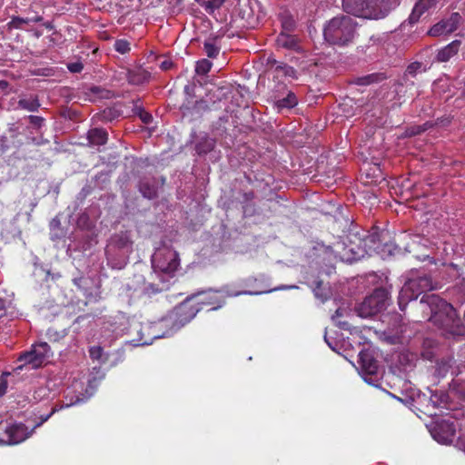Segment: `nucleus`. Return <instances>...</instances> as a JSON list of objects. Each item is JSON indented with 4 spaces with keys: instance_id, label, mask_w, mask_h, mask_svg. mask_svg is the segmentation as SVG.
Here are the masks:
<instances>
[{
    "instance_id": "obj_1",
    "label": "nucleus",
    "mask_w": 465,
    "mask_h": 465,
    "mask_svg": "<svg viewBox=\"0 0 465 465\" xmlns=\"http://www.w3.org/2000/svg\"><path fill=\"white\" fill-rule=\"evenodd\" d=\"M420 306L424 312L430 314V321L444 329L447 337L465 335V327L459 323L456 311L440 296L425 295L420 300Z\"/></svg>"
},
{
    "instance_id": "obj_2",
    "label": "nucleus",
    "mask_w": 465,
    "mask_h": 465,
    "mask_svg": "<svg viewBox=\"0 0 465 465\" xmlns=\"http://www.w3.org/2000/svg\"><path fill=\"white\" fill-rule=\"evenodd\" d=\"M357 22L348 15L337 16L330 20L323 29L324 39L331 45H346L355 35Z\"/></svg>"
},
{
    "instance_id": "obj_3",
    "label": "nucleus",
    "mask_w": 465,
    "mask_h": 465,
    "mask_svg": "<svg viewBox=\"0 0 465 465\" xmlns=\"http://www.w3.org/2000/svg\"><path fill=\"white\" fill-rule=\"evenodd\" d=\"M248 280H242L240 282L232 283L223 286L220 291H209L198 294L199 297L198 304L213 305V310H216L222 306L223 302L221 300V293H223L228 297L239 296L242 294L245 295H258L262 293V292H251V291H241L237 290L239 287H244L247 285Z\"/></svg>"
},
{
    "instance_id": "obj_4",
    "label": "nucleus",
    "mask_w": 465,
    "mask_h": 465,
    "mask_svg": "<svg viewBox=\"0 0 465 465\" xmlns=\"http://www.w3.org/2000/svg\"><path fill=\"white\" fill-rule=\"evenodd\" d=\"M432 289V281L426 274L409 278L400 291L399 306L401 310L403 311L409 302L416 300L422 292Z\"/></svg>"
},
{
    "instance_id": "obj_5",
    "label": "nucleus",
    "mask_w": 465,
    "mask_h": 465,
    "mask_svg": "<svg viewBox=\"0 0 465 465\" xmlns=\"http://www.w3.org/2000/svg\"><path fill=\"white\" fill-rule=\"evenodd\" d=\"M153 269L155 272H163L173 276L180 266L177 252L171 247L158 248L152 256Z\"/></svg>"
},
{
    "instance_id": "obj_6",
    "label": "nucleus",
    "mask_w": 465,
    "mask_h": 465,
    "mask_svg": "<svg viewBox=\"0 0 465 465\" xmlns=\"http://www.w3.org/2000/svg\"><path fill=\"white\" fill-rule=\"evenodd\" d=\"M389 302V294L385 289H376L356 307L358 316L369 318L383 311Z\"/></svg>"
},
{
    "instance_id": "obj_7",
    "label": "nucleus",
    "mask_w": 465,
    "mask_h": 465,
    "mask_svg": "<svg viewBox=\"0 0 465 465\" xmlns=\"http://www.w3.org/2000/svg\"><path fill=\"white\" fill-rule=\"evenodd\" d=\"M51 356L49 345L46 342H39L34 344L29 351L21 354L18 361H23L25 365H30L33 369H37L45 364Z\"/></svg>"
},
{
    "instance_id": "obj_8",
    "label": "nucleus",
    "mask_w": 465,
    "mask_h": 465,
    "mask_svg": "<svg viewBox=\"0 0 465 465\" xmlns=\"http://www.w3.org/2000/svg\"><path fill=\"white\" fill-rule=\"evenodd\" d=\"M461 21L462 17L459 13H452L448 18L435 24L428 31V35L433 37L449 35L458 29Z\"/></svg>"
},
{
    "instance_id": "obj_9",
    "label": "nucleus",
    "mask_w": 465,
    "mask_h": 465,
    "mask_svg": "<svg viewBox=\"0 0 465 465\" xmlns=\"http://www.w3.org/2000/svg\"><path fill=\"white\" fill-rule=\"evenodd\" d=\"M361 373L366 382L374 384L377 381L376 376L379 372V365L377 361L369 351H361L359 354Z\"/></svg>"
},
{
    "instance_id": "obj_10",
    "label": "nucleus",
    "mask_w": 465,
    "mask_h": 465,
    "mask_svg": "<svg viewBox=\"0 0 465 465\" xmlns=\"http://www.w3.org/2000/svg\"><path fill=\"white\" fill-rule=\"evenodd\" d=\"M133 249V240L127 232H121L115 233L110 238L109 243L106 247V253L110 254L114 251H122L124 252H130Z\"/></svg>"
},
{
    "instance_id": "obj_11",
    "label": "nucleus",
    "mask_w": 465,
    "mask_h": 465,
    "mask_svg": "<svg viewBox=\"0 0 465 465\" xmlns=\"http://www.w3.org/2000/svg\"><path fill=\"white\" fill-rule=\"evenodd\" d=\"M33 431L34 429L29 431L27 427L23 423L10 424L5 430V433L7 436V443L10 445L23 442L32 435Z\"/></svg>"
},
{
    "instance_id": "obj_12",
    "label": "nucleus",
    "mask_w": 465,
    "mask_h": 465,
    "mask_svg": "<svg viewBox=\"0 0 465 465\" xmlns=\"http://www.w3.org/2000/svg\"><path fill=\"white\" fill-rule=\"evenodd\" d=\"M430 432L433 439L439 443L450 444L454 439L455 429L451 424L442 421L437 424Z\"/></svg>"
},
{
    "instance_id": "obj_13",
    "label": "nucleus",
    "mask_w": 465,
    "mask_h": 465,
    "mask_svg": "<svg viewBox=\"0 0 465 465\" xmlns=\"http://www.w3.org/2000/svg\"><path fill=\"white\" fill-rule=\"evenodd\" d=\"M368 0H342L343 9L355 16H377L380 13L368 10L364 7Z\"/></svg>"
},
{
    "instance_id": "obj_14",
    "label": "nucleus",
    "mask_w": 465,
    "mask_h": 465,
    "mask_svg": "<svg viewBox=\"0 0 465 465\" xmlns=\"http://www.w3.org/2000/svg\"><path fill=\"white\" fill-rule=\"evenodd\" d=\"M267 65H270L271 69H273L274 76L276 78H297V72L293 67L283 63L277 62L275 59L268 58Z\"/></svg>"
},
{
    "instance_id": "obj_15",
    "label": "nucleus",
    "mask_w": 465,
    "mask_h": 465,
    "mask_svg": "<svg viewBox=\"0 0 465 465\" xmlns=\"http://www.w3.org/2000/svg\"><path fill=\"white\" fill-rule=\"evenodd\" d=\"M364 7H367L368 10L373 11L375 13H381L377 16H362L363 18L368 19H381L385 17L390 10L391 6L388 1L386 0H368Z\"/></svg>"
},
{
    "instance_id": "obj_16",
    "label": "nucleus",
    "mask_w": 465,
    "mask_h": 465,
    "mask_svg": "<svg viewBox=\"0 0 465 465\" xmlns=\"http://www.w3.org/2000/svg\"><path fill=\"white\" fill-rule=\"evenodd\" d=\"M276 44L279 47H282L289 50H294L301 52L302 47L299 43V39L286 32H282L276 38Z\"/></svg>"
},
{
    "instance_id": "obj_17",
    "label": "nucleus",
    "mask_w": 465,
    "mask_h": 465,
    "mask_svg": "<svg viewBox=\"0 0 465 465\" xmlns=\"http://www.w3.org/2000/svg\"><path fill=\"white\" fill-rule=\"evenodd\" d=\"M435 5V0H419L409 16V23H417L420 16Z\"/></svg>"
},
{
    "instance_id": "obj_18",
    "label": "nucleus",
    "mask_w": 465,
    "mask_h": 465,
    "mask_svg": "<svg viewBox=\"0 0 465 465\" xmlns=\"http://www.w3.org/2000/svg\"><path fill=\"white\" fill-rule=\"evenodd\" d=\"M460 40H454L443 48L440 49L436 55L438 62H447L453 57L459 51L460 46Z\"/></svg>"
},
{
    "instance_id": "obj_19",
    "label": "nucleus",
    "mask_w": 465,
    "mask_h": 465,
    "mask_svg": "<svg viewBox=\"0 0 465 465\" xmlns=\"http://www.w3.org/2000/svg\"><path fill=\"white\" fill-rule=\"evenodd\" d=\"M87 138L92 145H104L108 140V134L104 129L94 128L88 132Z\"/></svg>"
},
{
    "instance_id": "obj_20",
    "label": "nucleus",
    "mask_w": 465,
    "mask_h": 465,
    "mask_svg": "<svg viewBox=\"0 0 465 465\" xmlns=\"http://www.w3.org/2000/svg\"><path fill=\"white\" fill-rule=\"evenodd\" d=\"M198 311L199 309L189 308L188 302H186L176 309V314L181 322H186L193 319Z\"/></svg>"
},
{
    "instance_id": "obj_21",
    "label": "nucleus",
    "mask_w": 465,
    "mask_h": 465,
    "mask_svg": "<svg viewBox=\"0 0 465 465\" xmlns=\"http://www.w3.org/2000/svg\"><path fill=\"white\" fill-rule=\"evenodd\" d=\"M209 15H213L224 4L225 0H194Z\"/></svg>"
},
{
    "instance_id": "obj_22",
    "label": "nucleus",
    "mask_w": 465,
    "mask_h": 465,
    "mask_svg": "<svg viewBox=\"0 0 465 465\" xmlns=\"http://www.w3.org/2000/svg\"><path fill=\"white\" fill-rule=\"evenodd\" d=\"M18 107L29 112H36L40 107V103L35 96L25 97L18 101Z\"/></svg>"
},
{
    "instance_id": "obj_23",
    "label": "nucleus",
    "mask_w": 465,
    "mask_h": 465,
    "mask_svg": "<svg viewBox=\"0 0 465 465\" xmlns=\"http://www.w3.org/2000/svg\"><path fill=\"white\" fill-rule=\"evenodd\" d=\"M297 104V98L295 94L292 92H289L286 97L279 99L275 102V105L279 109L282 108H292Z\"/></svg>"
},
{
    "instance_id": "obj_24",
    "label": "nucleus",
    "mask_w": 465,
    "mask_h": 465,
    "mask_svg": "<svg viewBox=\"0 0 465 465\" xmlns=\"http://www.w3.org/2000/svg\"><path fill=\"white\" fill-rule=\"evenodd\" d=\"M203 49L206 55L210 58H214L220 52V47L216 45L214 40H207L204 42Z\"/></svg>"
},
{
    "instance_id": "obj_25",
    "label": "nucleus",
    "mask_w": 465,
    "mask_h": 465,
    "mask_svg": "<svg viewBox=\"0 0 465 465\" xmlns=\"http://www.w3.org/2000/svg\"><path fill=\"white\" fill-rule=\"evenodd\" d=\"M140 192L148 199H153L156 196V188L153 185H149L146 183L140 184Z\"/></svg>"
},
{
    "instance_id": "obj_26",
    "label": "nucleus",
    "mask_w": 465,
    "mask_h": 465,
    "mask_svg": "<svg viewBox=\"0 0 465 465\" xmlns=\"http://www.w3.org/2000/svg\"><path fill=\"white\" fill-rule=\"evenodd\" d=\"M212 67V63L207 59H202L196 64V72L199 74H207Z\"/></svg>"
},
{
    "instance_id": "obj_27",
    "label": "nucleus",
    "mask_w": 465,
    "mask_h": 465,
    "mask_svg": "<svg viewBox=\"0 0 465 465\" xmlns=\"http://www.w3.org/2000/svg\"><path fill=\"white\" fill-rule=\"evenodd\" d=\"M25 24H29V20H27V18L14 16L7 24V26L9 29H20Z\"/></svg>"
},
{
    "instance_id": "obj_28",
    "label": "nucleus",
    "mask_w": 465,
    "mask_h": 465,
    "mask_svg": "<svg viewBox=\"0 0 465 465\" xmlns=\"http://www.w3.org/2000/svg\"><path fill=\"white\" fill-rule=\"evenodd\" d=\"M447 401V395L445 393H440V395L438 393L431 394L430 398V402L434 407H441L442 404H445Z\"/></svg>"
},
{
    "instance_id": "obj_29",
    "label": "nucleus",
    "mask_w": 465,
    "mask_h": 465,
    "mask_svg": "<svg viewBox=\"0 0 465 465\" xmlns=\"http://www.w3.org/2000/svg\"><path fill=\"white\" fill-rule=\"evenodd\" d=\"M114 49L120 54H126L130 51V44L124 39L117 40L114 43Z\"/></svg>"
},
{
    "instance_id": "obj_30",
    "label": "nucleus",
    "mask_w": 465,
    "mask_h": 465,
    "mask_svg": "<svg viewBox=\"0 0 465 465\" xmlns=\"http://www.w3.org/2000/svg\"><path fill=\"white\" fill-rule=\"evenodd\" d=\"M9 372H3L0 378V397H3L8 387V382L6 380V376H8Z\"/></svg>"
},
{
    "instance_id": "obj_31",
    "label": "nucleus",
    "mask_w": 465,
    "mask_h": 465,
    "mask_svg": "<svg viewBox=\"0 0 465 465\" xmlns=\"http://www.w3.org/2000/svg\"><path fill=\"white\" fill-rule=\"evenodd\" d=\"M90 356L94 360H101L103 355V349L100 346H94L89 351Z\"/></svg>"
},
{
    "instance_id": "obj_32",
    "label": "nucleus",
    "mask_w": 465,
    "mask_h": 465,
    "mask_svg": "<svg viewBox=\"0 0 465 465\" xmlns=\"http://www.w3.org/2000/svg\"><path fill=\"white\" fill-rule=\"evenodd\" d=\"M282 25L283 28V32L291 31L294 26V21L291 17H284L282 20Z\"/></svg>"
},
{
    "instance_id": "obj_33",
    "label": "nucleus",
    "mask_w": 465,
    "mask_h": 465,
    "mask_svg": "<svg viewBox=\"0 0 465 465\" xmlns=\"http://www.w3.org/2000/svg\"><path fill=\"white\" fill-rule=\"evenodd\" d=\"M67 68L72 73H80L83 70L84 65L81 62H74L68 64Z\"/></svg>"
},
{
    "instance_id": "obj_34",
    "label": "nucleus",
    "mask_w": 465,
    "mask_h": 465,
    "mask_svg": "<svg viewBox=\"0 0 465 465\" xmlns=\"http://www.w3.org/2000/svg\"><path fill=\"white\" fill-rule=\"evenodd\" d=\"M28 119L30 123L36 127H41L44 123V118L37 115H29Z\"/></svg>"
},
{
    "instance_id": "obj_35",
    "label": "nucleus",
    "mask_w": 465,
    "mask_h": 465,
    "mask_svg": "<svg viewBox=\"0 0 465 465\" xmlns=\"http://www.w3.org/2000/svg\"><path fill=\"white\" fill-rule=\"evenodd\" d=\"M379 76L375 74L368 75L362 79L360 80V84H369L370 83L378 81Z\"/></svg>"
},
{
    "instance_id": "obj_36",
    "label": "nucleus",
    "mask_w": 465,
    "mask_h": 465,
    "mask_svg": "<svg viewBox=\"0 0 465 465\" xmlns=\"http://www.w3.org/2000/svg\"><path fill=\"white\" fill-rule=\"evenodd\" d=\"M376 238H377V235L375 234H371V235H368L365 239H364V244L367 245L368 242H371V243H373L374 245L376 244Z\"/></svg>"
},
{
    "instance_id": "obj_37",
    "label": "nucleus",
    "mask_w": 465,
    "mask_h": 465,
    "mask_svg": "<svg viewBox=\"0 0 465 465\" xmlns=\"http://www.w3.org/2000/svg\"><path fill=\"white\" fill-rule=\"evenodd\" d=\"M426 128L423 127V126H417V127H413L411 130V133L410 134L411 135H415V134H420L421 132L425 131Z\"/></svg>"
},
{
    "instance_id": "obj_38",
    "label": "nucleus",
    "mask_w": 465,
    "mask_h": 465,
    "mask_svg": "<svg viewBox=\"0 0 465 465\" xmlns=\"http://www.w3.org/2000/svg\"><path fill=\"white\" fill-rule=\"evenodd\" d=\"M141 119L143 123L149 124L152 121V115L144 112L141 114Z\"/></svg>"
},
{
    "instance_id": "obj_39",
    "label": "nucleus",
    "mask_w": 465,
    "mask_h": 465,
    "mask_svg": "<svg viewBox=\"0 0 465 465\" xmlns=\"http://www.w3.org/2000/svg\"><path fill=\"white\" fill-rule=\"evenodd\" d=\"M54 411H55V410H53V411H52L49 414H47L45 417H43L42 420H41L39 423L35 424V426L34 430H35V428L39 427L43 422L46 421V420H48V419L53 415V413H54Z\"/></svg>"
},
{
    "instance_id": "obj_40",
    "label": "nucleus",
    "mask_w": 465,
    "mask_h": 465,
    "mask_svg": "<svg viewBox=\"0 0 465 465\" xmlns=\"http://www.w3.org/2000/svg\"><path fill=\"white\" fill-rule=\"evenodd\" d=\"M27 20H29V23H37L41 22L43 20V17L40 15H35L32 18H27Z\"/></svg>"
},
{
    "instance_id": "obj_41",
    "label": "nucleus",
    "mask_w": 465,
    "mask_h": 465,
    "mask_svg": "<svg viewBox=\"0 0 465 465\" xmlns=\"http://www.w3.org/2000/svg\"><path fill=\"white\" fill-rule=\"evenodd\" d=\"M172 65V63L169 62V61H163L162 64H161V68L163 69V70H168Z\"/></svg>"
},
{
    "instance_id": "obj_42",
    "label": "nucleus",
    "mask_w": 465,
    "mask_h": 465,
    "mask_svg": "<svg viewBox=\"0 0 465 465\" xmlns=\"http://www.w3.org/2000/svg\"><path fill=\"white\" fill-rule=\"evenodd\" d=\"M139 341L142 345H145V344H151L153 339H143V337H141Z\"/></svg>"
},
{
    "instance_id": "obj_43",
    "label": "nucleus",
    "mask_w": 465,
    "mask_h": 465,
    "mask_svg": "<svg viewBox=\"0 0 465 465\" xmlns=\"http://www.w3.org/2000/svg\"><path fill=\"white\" fill-rule=\"evenodd\" d=\"M84 399L83 398H80L79 396L76 397V400L74 401H70L68 403H66V406H71V405H74V404H76V403H79L81 401H83Z\"/></svg>"
},
{
    "instance_id": "obj_44",
    "label": "nucleus",
    "mask_w": 465,
    "mask_h": 465,
    "mask_svg": "<svg viewBox=\"0 0 465 465\" xmlns=\"http://www.w3.org/2000/svg\"><path fill=\"white\" fill-rule=\"evenodd\" d=\"M459 444H460V448L465 452V440H460Z\"/></svg>"
},
{
    "instance_id": "obj_45",
    "label": "nucleus",
    "mask_w": 465,
    "mask_h": 465,
    "mask_svg": "<svg viewBox=\"0 0 465 465\" xmlns=\"http://www.w3.org/2000/svg\"><path fill=\"white\" fill-rule=\"evenodd\" d=\"M339 325L343 329H348V324L345 322H339Z\"/></svg>"
},
{
    "instance_id": "obj_46",
    "label": "nucleus",
    "mask_w": 465,
    "mask_h": 465,
    "mask_svg": "<svg viewBox=\"0 0 465 465\" xmlns=\"http://www.w3.org/2000/svg\"><path fill=\"white\" fill-rule=\"evenodd\" d=\"M5 445H9L7 443V439L6 440H4V439H1L0 438V446H5Z\"/></svg>"
},
{
    "instance_id": "obj_47",
    "label": "nucleus",
    "mask_w": 465,
    "mask_h": 465,
    "mask_svg": "<svg viewBox=\"0 0 465 465\" xmlns=\"http://www.w3.org/2000/svg\"><path fill=\"white\" fill-rule=\"evenodd\" d=\"M5 308V301L0 298V311L4 310Z\"/></svg>"
},
{
    "instance_id": "obj_48",
    "label": "nucleus",
    "mask_w": 465,
    "mask_h": 465,
    "mask_svg": "<svg viewBox=\"0 0 465 465\" xmlns=\"http://www.w3.org/2000/svg\"><path fill=\"white\" fill-rule=\"evenodd\" d=\"M373 251H374V252H381V248H380V246H379V245H375V246H373Z\"/></svg>"
},
{
    "instance_id": "obj_49",
    "label": "nucleus",
    "mask_w": 465,
    "mask_h": 465,
    "mask_svg": "<svg viewBox=\"0 0 465 465\" xmlns=\"http://www.w3.org/2000/svg\"><path fill=\"white\" fill-rule=\"evenodd\" d=\"M130 82L134 83V84H139L140 83V80H136L134 78H130Z\"/></svg>"
},
{
    "instance_id": "obj_50",
    "label": "nucleus",
    "mask_w": 465,
    "mask_h": 465,
    "mask_svg": "<svg viewBox=\"0 0 465 465\" xmlns=\"http://www.w3.org/2000/svg\"><path fill=\"white\" fill-rule=\"evenodd\" d=\"M341 309H338V310L336 311V314H337V316H341Z\"/></svg>"
},
{
    "instance_id": "obj_51",
    "label": "nucleus",
    "mask_w": 465,
    "mask_h": 465,
    "mask_svg": "<svg viewBox=\"0 0 465 465\" xmlns=\"http://www.w3.org/2000/svg\"><path fill=\"white\" fill-rule=\"evenodd\" d=\"M45 25L48 29H52L53 28V26L50 24H45Z\"/></svg>"
},
{
    "instance_id": "obj_52",
    "label": "nucleus",
    "mask_w": 465,
    "mask_h": 465,
    "mask_svg": "<svg viewBox=\"0 0 465 465\" xmlns=\"http://www.w3.org/2000/svg\"><path fill=\"white\" fill-rule=\"evenodd\" d=\"M324 340H325V341L328 343V345H329L331 348H332V347H331V343L328 341V340H327V336H326V335L324 336Z\"/></svg>"
},
{
    "instance_id": "obj_53",
    "label": "nucleus",
    "mask_w": 465,
    "mask_h": 465,
    "mask_svg": "<svg viewBox=\"0 0 465 465\" xmlns=\"http://www.w3.org/2000/svg\"><path fill=\"white\" fill-rule=\"evenodd\" d=\"M149 329H150L149 326H145V327L142 328L143 331H148Z\"/></svg>"
},
{
    "instance_id": "obj_54",
    "label": "nucleus",
    "mask_w": 465,
    "mask_h": 465,
    "mask_svg": "<svg viewBox=\"0 0 465 465\" xmlns=\"http://www.w3.org/2000/svg\"><path fill=\"white\" fill-rule=\"evenodd\" d=\"M314 292H315V296H317V297H318V296H319V293H318L316 291H314Z\"/></svg>"
},
{
    "instance_id": "obj_55",
    "label": "nucleus",
    "mask_w": 465,
    "mask_h": 465,
    "mask_svg": "<svg viewBox=\"0 0 465 465\" xmlns=\"http://www.w3.org/2000/svg\"><path fill=\"white\" fill-rule=\"evenodd\" d=\"M183 0H177L178 3H182Z\"/></svg>"
}]
</instances>
